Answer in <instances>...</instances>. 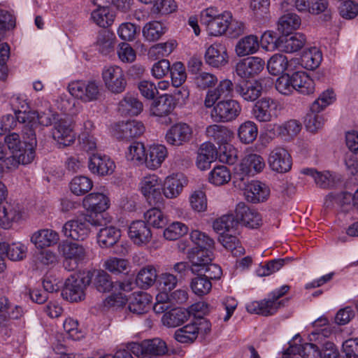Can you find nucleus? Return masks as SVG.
Segmentation results:
<instances>
[{
  "label": "nucleus",
  "instance_id": "obj_1",
  "mask_svg": "<svg viewBox=\"0 0 358 358\" xmlns=\"http://www.w3.org/2000/svg\"><path fill=\"white\" fill-rule=\"evenodd\" d=\"M109 222L103 215H89L88 214L66 222L62 227V233L66 237L73 240L83 241L90 234V225L104 227Z\"/></svg>",
  "mask_w": 358,
  "mask_h": 358
},
{
  "label": "nucleus",
  "instance_id": "obj_2",
  "mask_svg": "<svg viewBox=\"0 0 358 358\" xmlns=\"http://www.w3.org/2000/svg\"><path fill=\"white\" fill-rule=\"evenodd\" d=\"M231 15L229 12L219 13L214 8H208L201 13V23L206 27L210 35L220 36L225 33L228 28H232L231 24Z\"/></svg>",
  "mask_w": 358,
  "mask_h": 358
},
{
  "label": "nucleus",
  "instance_id": "obj_3",
  "mask_svg": "<svg viewBox=\"0 0 358 358\" xmlns=\"http://www.w3.org/2000/svg\"><path fill=\"white\" fill-rule=\"evenodd\" d=\"M21 121L27 120V124L22 127V135H29L31 137L33 143H35V137L39 125L48 127L51 125L56 120V114L52 110H47L43 112L29 111L27 114H23L22 117H20Z\"/></svg>",
  "mask_w": 358,
  "mask_h": 358
},
{
  "label": "nucleus",
  "instance_id": "obj_4",
  "mask_svg": "<svg viewBox=\"0 0 358 358\" xmlns=\"http://www.w3.org/2000/svg\"><path fill=\"white\" fill-rule=\"evenodd\" d=\"M242 110L240 103L235 99L216 101L212 107L210 117L215 122L226 123L236 120Z\"/></svg>",
  "mask_w": 358,
  "mask_h": 358
},
{
  "label": "nucleus",
  "instance_id": "obj_5",
  "mask_svg": "<svg viewBox=\"0 0 358 358\" xmlns=\"http://www.w3.org/2000/svg\"><path fill=\"white\" fill-rule=\"evenodd\" d=\"M92 273L79 275H71L65 282L63 295L71 301H78L84 299V290L92 282Z\"/></svg>",
  "mask_w": 358,
  "mask_h": 358
},
{
  "label": "nucleus",
  "instance_id": "obj_6",
  "mask_svg": "<svg viewBox=\"0 0 358 358\" xmlns=\"http://www.w3.org/2000/svg\"><path fill=\"white\" fill-rule=\"evenodd\" d=\"M101 77L106 88L111 93L120 94L125 90L127 80L120 66H105L102 70Z\"/></svg>",
  "mask_w": 358,
  "mask_h": 358
},
{
  "label": "nucleus",
  "instance_id": "obj_7",
  "mask_svg": "<svg viewBox=\"0 0 358 358\" xmlns=\"http://www.w3.org/2000/svg\"><path fill=\"white\" fill-rule=\"evenodd\" d=\"M70 94L84 102H90L98 99L99 83L95 80L75 81L69 85Z\"/></svg>",
  "mask_w": 358,
  "mask_h": 358
},
{
  "label": "nucleus",
  "instance_id": "obj_8",
  "mask_svg": "<svg viewBox=\"0 0 358 358\" xmlns=\"http://www.w3.org/2000/svg\"><path fill=\"white\" fill-rule=\"evenodd\" d=\"M141 190L146 201L151 206L162 204L163 196L162 194V181L155 174L145 176L141 183Z\"/></svg>",
  "mask_w": 358,
  "mask_h": 358
},
{
  "label": "nucleus",
  "instance_id": "obj_9",
  "mask_svg": "<svg viewBox=\"0 0 358 358\" xmlns=\"http://www.w3.org/2000/svg\"><path fill=\"white\" fill-rule=\"evenodd\" d=\"M265 162L263 157L257 154H249L244 157L238 165L237 172L234 176L236 183L238 180L244 181L250 173H259L265 167Z\"/></svg>",
  "mask_w": 358,
  "mask_h": 358
},
{
  "label": "nucleus",
  "instance_id": "obj_10",
  "mask_svg": "<svg viewBox=\"0 0 358 358\" xmlns=\"http://www.w3.org/2000/svg\"><path fill=\"white\" fill-rule=\"evenodd\" d=\"M278 105L275 101L271 98L263 97L254 104L252 115L258 122H271L278 116Z\"/></svg>",
  "mask_w": 358,
  "mask_h": 358
},
{
  "label": "nucleus",
  "instance_id": "obj_11",
  "mask_svg": "<svg viewBox=\"0 0 358 358\" xmlns=\"http://www.w3.org/2000/svg\"><path fill=\"white\" fill-rule=\"evenodd\" d=\"M193 134L192 128L187 123L178 122L172 125L165 135L166 143L179 147L188 143Z\"/></svg>",
  "mask_w": 358,
  "mask_h": 358
},
{
  "label": "nucleus",
  "instance_id": "obj_12",
  "mask_svg": "<svg viewBox=\"0 0 358 358\" xmlns=\"http://www.w3.org/2000/svg\"><path fill=\"white\" fill-rule=\"evenodd\" d=\"M268 163L272 171L284 173L289 171L292 169V159L285 148L276 147L271 151Z\"/></svg>",
  "mask_w": 358,
  "mask_h": 358
},
{
  "label": "nucleus",
  "instance_id": "obj_13",
  "mask_svg": "<svg viewBox=\"0 0 358 358\" xmlns=\"http://www.w3.org/2000/svg\"><path fill=\"white\" fill-rule=\"evenodd\" d=\"M238 184L240 188L244 189V194L248 201L256 203L267 199L270 194L268 187L258 180H252L247 183L246 181H240Z\"/></svg>",
  "mask_w": 358,
  "mask_h": 358
},
{
  "label": "nucleus",
  "instance_id": "obj_14",
  "mask_svg": "<svg viewBox=\"0 0 358 358\" xmlns=\"http://www.w3.org/2000/svg\"><path fill=\"white\" fill-rule=\"evenodd\" d=\"M23 208L14 201H10L0 206V227L8 229L12 227L13 222L22 219Z\"/></svg>",
  "mask_w": 358,
  "mask_h": 358
},
{
  "label": "nucleus",
  "instance_id": "obj_15",
  "mask_svg": "<svg viewBox=\"0 0 358 358\" xmlns=\"http://www.w3.org/2000/svg\"><path fill=\"white\" fill-rule=\"evenodd\" d=\"M265 62L259 57H250L236 65V74L242 78H250L259 74L264 69Z\"/></svg>",
  "mask_w": 358,
  "mask_h": 358
},
{
  "label": "nucleus",
  "instance_id": "obj_16",
  "mask_svg": "<svg viewBox=\"0 0 358 358\" xmlns=\"http://www.w3.org/2000/svg\"><path fill=\"white\" fill-rule=\"evenodd\" d=\"M235 215L238 225L240 224L250 229H255L262 224L260 214L243 202L237 204Z\"/></svg>",
  "mask_w": 358,
  "mask_h": 358
},
{
  "label": "nucleus",
  "instance_id": "obj_17",
  "mask_svg": "<svg viewBox=\"0 0 358 358\" xmlns=\"http://www.w3.org/2000/svg\"><path fill=\"white\" fill-rule=\"evenodd\" d=\"M52 138L62 147L69 146L76 140V134L69 121L59 119L55 122L52 131Z\"/></svg>",
  "mask_w": 358,
  "mask_h": 358
},
{
  "label": "nucleus",
  "instance_id": "obj_18",
  "mask_svg": "<svg viewBox=\"0 0 358 358\" xmlns=\"http://www.w3.org/2000/svg\"><path fill=\"white\" fill-rule=\"evenodd\" d=\"M58 251L66 260L74 262L75 266L69 270H73L87 256L86 249L83 245L68 241H62L59 244Z\"/></svg>",
  "mask_w": 358,
  "mask_h": 358
},
{
  "label": "nucleus",
  "instance_id": "obj_19",
  "mask_svg": "<svg viewBox=\"0 0 358 358\" xmlns=\"http://www.w3.org/2000/svg\"><path fill=\"white\" fill-rule=\"evenodd\" d=\"M128 234L133 243L143 246L150 242L152 234L150 227L145 221H134L129 227Z\"/></svg>",
  "mask_w": 358,
  "mask_h": 358
},
{
  "label": "nucleus",
  "instance_id": "obj_20",
  "mask_svg": "<svg viewBox=\"0 0 358 358\" xmlns=\"http://www.w3.org/2000/svg\"><path fill=\"white\" fill-rule=\"evenodd\" d=\"M187 257L191 263L190 271L192 273H199L208 263L213 260L211 250L192 248L187 252Z\"/></svg>",
  "mask_w": 358,
  "mask_h": 358
},
{
  "label": "nucleus",
  "instance_id": "obj_21",
  "mask_svg": "<svg viewBox=\"0 0 358 358\" xmlns=\"http://www.w3.org/2000/svg\"><path fill=\"white\" fill-rule=\"evenodd\" d=\"M205 61L214 68H220L228 63V55L226 46L220 43H214L206 50Z\"/></svg>",
  "mask_w": 358,
  "mask_h": 358
},
{
  "label": "nucleus",
  "instance_id": "obj_22",
  "mask_svg": "<svg viewBox=\"0 0 358 358\" xmlns=\"http://www.w3.org/2000/svg\"><path fill=\"white\" fill-rule=\"evenodd\" d=\"M283 304L282 301H278L270 295L267 299L255 301L248 303L246 306L248 312L263 316H270L275 314L278 308Z\"/></svg>",
  "mask_w": 358,
  "mask_h": 358
},
{
  "label": "nucleus",
  "instance_id": "obj_23",
  "mask_svg": "<svg viewBox=\"0 0 358 358\" xmlns=\"http://www.w3.org/2000/svg\"><path fill=\"white\" fill-rule=\"evenodd\" d=\"M88 168L94 174L107 176L113 173L115 165L109 157L101 154H93L89 157Z\"/></svg>",
  "mask_w": 358,
  "mask_h": 358
},
{
  "label": "nucleus",
  "instance_id": "obj_24",
  "mask_svg": "<svg viewBox=\"0 0 358 358\" xmlns=\"http://www.w3.org/2000/svg\"><path fill=\"white\" fill-rule=\"evenodd\" d=\"M83 207L91 212L89 215H96L97 214H103L109 207V199L103 194L94 192L87 194L83 201Z\"/></svg>",
  "mask_w": 358,
  "mask_h": 358
},
{
  "label": "nucleus",
  "instance_id": "obj_25",
  "mask_svg": "<svg viewBox=\"0 0 358 358\" xmlns=\"http://www.w3.org/2000/svg\"><path fill=\"white\" fill-rule=\"evenodd\" d=\"M233 87L230 80H221L215 88L207 91L203 101L204 106L211 108L221 98L229 96L233 91Z\"/></svg>",
  "mask_w": 358,
  "mask_h": 358
},
{
  "label": "nucleus",
  "instance_id": "obj_26",
  "mask_svg": "<svg viewBox=\"0 0 358 358\" xmlns=\"http://www.w3.org/2000/svg\"><path fill=\"white\" fill-rule=\"evenodd\" d=\"M233 87L230 80H221L215 88L207 91L203 101L204 106L211 108L221 98L229 96L233 91Z\"/></svg>",
  "mask_w": 358,
  "mask_h": 358
},
{
  "label": "nucleus",
  "instance_id": "obj_27",
  "mask_svg": "<svg viewBox=\"0 0 358 358\" xmlns=\"http://www.w3.org/2000/svg\"><path fill=\"white\" fill-rule=\"evenodd\" d=\"M27 248L20 243H13L8 245L6 243H0V273L6 268L5 256L10 260L19 261L25 257Z\"/></svg>",
  "mask_w": 358,
  "mask_h": 358
},
{
  "label": "nucleus",
  "instance_id": "obj_28",
  "mask_svg": "<svg viewBox=\"0 0 358 358\" xmlns=\"http://www.w3.org/2000/svg\"><path fill=\"white\" fill-rule=\"evenodd\" d=\"M144 131L145 127L142 122L131 120L117 124L115 127V135L118 139L127 141L140 136Z\"/></svg>",
  "mask_w": 358,
  "mask_h": 358
},
{
  "label": "nucleus",
  "instance_id": "obj_29",
  "mask_svg": "<svg viewBox=\"0 0 358 358\" xmlns=\"http://www.w3.org/2000/svg\"><path fill=\"white\" fill-rule=\"evenodd\" d=\"M134 353L141 352L143 355L160 356L167 352L166 343L159 339L154 338L152 340L143 341L141 344L135 343L132 347Z\"/></svg>",
  "mask_w": 358,
  "mask_h": 358
},
{
  "label": "nucleus",
  "instance_id": "obj_30",
  "mask_svg": "<svg viewBox=\"0 0 358 358\" xmlns=\"http://www.w3.org/2000/svg\"><path fill=\"white\" fill-rule=\"evenodd\" d=\"M152 296L146 292H138L132 294L128 308L137 315L146 313L150 308Z\"/></svg>",
  "mask_w": 358,
  "mask_h": 358
},
{
  "label": "nucleus",
  "instance_id": "obj_31",
  "mask_svg": "<svg viewBox=\"0 0 358 358\" xmlns=\"http://www.w3.org/2000/svg\"><path fill=\"white\" fill-rule=\"evenodd\" d=\"M306 42V38L301 33H296L292 36L279 37L278 49L287 53H292L301 50Z\"/></svg>",
  "mask_w": 358,
  "mask_h": 358
},
{
  "label": "nucleus",
  "instance_id": "obj_32",
  "mask_svg": "<svg viewBox=\"0 0 358 358\" xmlns=\"http://www.w3.org/2000/svg\"><path fill=\"white\" fill-rule=\"evenodd\" d=\"M187 185V179L182 174L168 176L164 181L163 192L168 199L176 198Z\"/></svg>",
  "mask_w": 358,
  "mask_h": 358
},
{
  "label": "nucleus",
  "instance_id": "obj_33",
  "mask_svg": "<svg viewBox=\"0 0 358 358\" xmlns=\"http://www.w3.org/2000/svg\"><path fill=\"white\" fill-rule=\"evenodd\" d=\"M59 241V234L50 229L38 230L31 237V243L38 248L51 247L56 245Z\"/></svg>",
  "mask_w": 358,
  "mask_h": 358
},
{
  "label": "nucleus",
  "instance_id": "obj_34",
  "mask_svg": "<svg viewBox=\"0 0 358 358\" xmlns=\"http://www.w3.org/2000/svg\"><path fill=\"white\" fill-rule=\"evenodd\" d=\"M168 156V150L164 145H151L146 154L145 164L152 170L158 169Z\"/></svg>",
  "mask_w": 358,
  "mask_h": 358
},
{
  "label": "nucleus",
  "instance_id": "obj_35",
  "mask_svg": "<svg viewBox=\"0 0 358 358\" xmlns=\"http://www.w3.org/2000/svg\"><path fill=\"white\" fill-rule=\"evenodd\" d=\"M294 90L302 94H310L315 92L314 80L304 71H296L292 73Z\"/></svg>",
  "mask_w": 358,
  "mask_h": 358
},
{
  "label": "nucleus",
  "instance_id": "obj_36",
  "mask_svg": "<svg viewBox=\"0 0 358 358\" xmlns=\"http://www.w3.org/2000/svg\"><path fill=\"white\" fill-rule=\"evenodd\" d=\"M235 89L236 93L244 100L254 101L260 96L262 86L260 81H255L237 84Z\"/></svg>",
  "mask_w": 358,
  "mask_h": 358
},
{
  "label": "nucleus",
  "instance_id": "obj_37",
  "mask_svg": "<svg viewBox=\"0 0 358 358\" xmlns=\"http://www.w3.org/2000/svg\"><path fill=\"white\" fill-rule=\"evenodd\" d=\"M143 107V103L136 96L126 94L119 103L118 110L124 115L136 116L141 113Z\"/></svg>",
  "mask_w": 358,
  "mask_h": 358
},
{
  "label": "nucleus",
  "instance_id": "obj_38",
  "mask_svg": "<svg viewBox=\"0 0 358 358\" xmlns=\"http://www.w3.org/2000/svg\"><path fill=\"white\" fill-rule=\"evenodd\" d=\"M206 134L208 138L220 145L227 144L234 137V134L229 129L218 124L208 126L206 128Z\"/></svg>",
  "mask_w": 358,
  "mask_h": 358
},
{
  "label": "nucleus",
  "instance_id": "obj_39",
  "mask_svg": "<svg viewBox=\"0 0 358 358\" xmlns=\"http://www.w3.org/2000/svg\"><path fill=\"white\" fill-rule=\"evenodd\" d=\"M259 48L257 36L248 35L241 38L236 45L235 51L238 57L255 53Z\"/></svg>",
  "mask_w": 358,
  "mask_h": 358
},
{
  "label": "nucleus",
  "instance_id": "obj_40",
  "mask_svg": "<svg viewBox=\"0 0 358 358\" xmlns=\"http://www.w3.org/2000/svg\"><path fill=\"white\" fill-rule=\"evenodd\" d=\"M189 313L186 310L176 308L165 313L162 317L164 325L168 327H176L188 320Z\"/></svg>",
  "mask_w": 358,
  "mask_h": 358
},
{
  "label": "nucleus",
  "instance_id": "obj_41",
  "mask_svg": "<svg viewBox=\"0 0 358 358\" xmlns=\"http://www.w3.org/2000/svg\"><path fill=\"white\" fill-rule=\"evenodd\" d=\"M301 173L311 176L316 185L323 189L329 188L335 185V176L329 171L319 172L314 169H303Z\"/></svg>",
  "mask_w": 358,
  "mask_h": 358
},
{
  "label": "nucleus",
  "instance_id": "obj_42",
  "mask_svg": "<svg viewBox=\"0 0 358 358\" xmlns=\"http://www.w3.org/2000/svg\"><path fill=\"white\" fill-rule=\"evenodd\" d=\"M121 236L120 230L115 227H105L100 229L97 239L101 248H109L114 245Z\"/></svg>",
  "mask_w": 358,
  "mask_h": 358
},
{
  "label": "nucleus",
  "instance_id": "obj_43",
  "mask_svg": "<svg viewBox=\"0 0 358 358\" xmlns=\"http://www.w3.org/2000/svg\"><path fill=\"white\" fill-rule=\"evenodd\" d=\"M94 44L100 53L105 55H108L114 48V34L109 30L101 29L97 34Z\"/></svg>",
  "mask_w": 358,
  "mask_h": 358
},
{
  "label": "nucleus",
  "instance_id": "obj_44",
  "mask_svg": "<svg viewBox=\"0 0 358 358\" xmlns=\"http://www.w3.org/2000/svg\"><path fill=\"white\" fill-rule=\"evenodd\" d=\"M174 108L173 98L171 95L165 94L154 102L152 113L158 117L166 116L173 110Z\"/></svg>",
  "mask_w": 358,
  "mask_h": 358
},
{
  "label": "nucleus",
  "instance_id": "obj_45",
  "mask_svg": "<svg viewBox=\"0 0 358 358\" xmlns=\"http://www.w3.org/2000/svg\"><path fill=\"white\" fill-rule=\"evenodd\" d=\"M301 23L300 17L296 13H288L281 16L278 21V29L284 34H288L299 28Z\"/></svg>",
  "mask_w": 358,
  "mask_h": 358
},
{
  "label": "nucleus",
  "instance_id": "obj_46",
  "mask_svg": "<svg viewBox=\"0 0 358 358\" xmlns=\"http://www.w3.org/2000/svg\"><path fill=\"white\" fill-rule=\"evenodd\" d=\"M274 129L285 140H289L297 136L301 130V124L296 120H290L282 124H274Z\"/></svg>",
  "mask_w": 358,
  "mask_h": 358
},
{
  "label": "nucleus",
  "instance_id": "obj_47",
  "mask_svg": "<svg viewBox=\"0 0 358 358\" xmlns=\"http://www.w3.org/2000/svg\"><path fill=\"white\" fill-rule=\"evenodd\" d=\"M92 281L99 292H110L115 287L110 275L105 271L100 270L92 273Z\"/></svg>",
  "mask_w": 358,
  "mask_h": 358
},
{
  "label": "nucleus",
  "instance_id": "obj_48",
  "mask_svg": "<svg viewBox=\"0 0 358 358\" xmlns=\"http://www.w3.org/2000/svg\"><path fill=\"white\" fill-rule=\"evenodd\" d=\"M270 0L251 1L250 8L256 20L265 22L270 19Z\"/></svg>",
  "mask_w": 358,
  "mask_h": 358
},
{
  "label": "nucleus",
  "instance_id": "obj_49",
  "mask_svg": "<svg viewBox=\"0 0 358 358\" xmlns=\"http://www.w3.org/2000/svg\"><path fill=\"white\" fill-rule=\"evenodd\" d=\"M115 15L108 6L97 8L91 13V19L100 27L106 28L110 26L114 21Z\"/></svg>",
  "mask_w": 358,
  "mask_h": 358
},
{
  "label": "nucleus",
  "instance_id": "obj_50",
  "mask_svg": "<svg viewBox=\"0 0 358 358\" xmlns=\"http://www.w3.org/2000/svg\"><path fill=\"white\" fill-rule=\"evenodd\" d=\"M301 65L306 69L313 70L317 69L322 60L321 51L314 47L303 52L301 58Z\"/></svg>",
  "mask_w": 358,
  "mask_h": 358
},
{
  "label": "nucleus",
  "instance_id": "obj_51",
  "mask_svg": "<svg viewBox=\"0 0 358 358\" xmlns=\"http://www.w3.org/2000/svg\"><path fill=\"white\" fill-rule=\"evenodd\" d=\"M25 141L26 146L23 150L19 149L16 151V155L18 156L20 164H28L31 163L35 157V148L37 145V139L35 137V143H32L31 137L29 135H22Z\"/></svg>",
  "mask_w": 358,
  "mask_h": 358
},
{
  "label": "nucleus",
  "instance_id": "obj_52",
  "mask_svg": "<svg viewBox=\"0 0 358 358\" xmlns=\"http://www.w3.org/2000/svg\"><path fill=\"white\" fill-rule=\"evenodd\" d=\"M237 226L236 215L233 214L224 215L215 220L213 224V229L220 235L236 229Z\"/></svg>",
  "mask_w": 358,
  "mask_h": 358
},
{
  "label": "nucleus",
  "instance_id": "obj_53",
  "mask_svg": "<svg viewBox=\"0 0 358 358\" xmlns=\"http://www.w3.org/2000/svg\"><path fill=\"white\" fill-rule=\"evenodd\" d=\"M199 328L196 324H189L176 331L174 336L177 341L182 343H192L198 336Z\"/></svg>",
  "mask_w": 358,
  "mask_h": 358
},
{
  "label": "nucleus",
  "instance_id": "obj_54",
  "mask_svg": "<svg viewBox=\"0 0 358 358\" xmlns=\"http://www.w3.org/2000/svg\"><path fill=\"white\" fill-rule=\"evenodd\" d=\"M257 134V126L252 121H246L242 123L238 130L239 139L245 144L252 143L256 139Z\"/></svg>",
  "mask_w": 358,
  "mask_h": 358
},
{
  "label": "nucleus",
  "instance_id": "obj_55",
  "mask_svg": "<svg viewBox=\"0 0 358 358\" xmlns=\"http://www.w3.org/2000/svg\"><path fill=\"white\" fill-rule=\"evenodd\" d=\"M157 277L156 269L152 266L143 267L136 276V284L141 288L147 289L155 282Z\"/></svg>",
  "mask_w": 358,
  "mask_h": 358
},
{
  "label": "nucleus",
  "instance_id": "obj_56",
  "mask_svg": "<svg viewBox=\"0 0 358 358\" xmlns=\"http://www.w3.org/2000/svg\"><path fill=\"white\" fill-rule=\"evenodd\" d=\"M218 241L224 248L230 250L235 257L242 255L245 252V249L241 245L238 239L235 236L226 233L220 235Z\"/></svg>",
  "mask_w": 358,
  "mask_h": 358
},
{
  "label": "nucleus",
  "instance_id": "obj_57",
  "mask_svg": "<svg viewBox=\"0 0 358 358\" xmlns=\"http://www.w3.org/2000/svg\"><path fill=\"white\" fill-rule=\"evenodd\" d=\"M165 31L166 27L158 21L150 22L143 28V35L149 41H157Z\"/></svg>",
  "mask_w": 358,
  "mask_h": 358
},
{
  "label": "nucleus",
  "instance_id": "obj_58",
  "mask_svg": "<svg viewBox=\"0 0 358 358\" xmlns=\"http://www.w3.org/2000/svg\"><path fill=\"white\" fill-rule=\"evenodd\" d=\"M288 66V59L283 55L275 54L267 62L268 72L274 76L282 73Z\"/></svg>",
  "mask_w": 358,
  "mask_h": 358
},
{
  "label": "nucleus",
  "instance_id": "obj_59",
  "mask_svg": "<svg viewBox=\"0 0 358 358\" xmlns=\"http://www.w3.org/2000/svg\"><path fill=\"white\" fill-rule=\"evenodd\" d=\"M197 276L193 278L190 282L192 292L199 296L208 294L212 289V283L201 273H196Z\"/></svg>",
  "mask_w": 358,
  "mask_h": 358
},
{
  "label": "nucleus",
  "instance_id": "obj_60",
  "mask_svg": "<svg viewBox=\"0 0 358 358\" xmlns=\"http://www.w3.org/2000/svg\"><path fill=\"white\" fill-rule=\"evenodd\" d=\"M309 345L313 350V356L315 358H339V351L331 342L324 343L321 350L315 344L310 343Z\"/></svg>",
  "mask_w": 358,
  "mask_h": 358
},
{
  "label": "nucleus",
  "instance_id": "obj_61",
  "mask_svg": "<svg viewBox=\"0 0 358 358\" xmlns=\"http://www.w3.org/2000/svg\"><path fill=\"white\" fill-rule=\"evenodd\" d=\"M231 172L229 169L223 165L215 167L210 173L209 181L215 185H223L230 181Z\"/></svg>",
  "mask_w": 358,
  "mask_h": 358
},
{
  "label": "nucleus",
  "instance_id": "obj_62",
  "mask_svg": "<svg viewBox=\"0 0 358 358\" xmlns=\"http://www.w3.org/2000/svg\"><path fill=\"white\" fill-rule=\"evenodd\" d=\"M93 186L90 178L80 176L72 179L70 183V189L73 194L80 196L88 192Z\"/></svg>",
  "mask_w": 358,
  "mask_h": 358
},
{
  "label": "nucleus",
  "instance_id": "obj_63",
  "mask_svg": "<svg viewBox=\"0 0 358 358\" xmlns=\"http://www.w3.org/2000/svg\"><path fill=\"white\" fill-rule=\"evenodd\" d=\"M145 148L142 143L135 142L132 143L126 152L127 159L136 164L145 163Z\"/></svg>",
  "mask_w": 358,
  "mask_h": 358
},
{
  "label": "nucleus",
  "instance_id": "obj_64",
  "mask_svg": "<svg viewBox=\"0 0 358 358\" xmlns=\"http://www.w3.org/2000/svg\"><path fill=\"white\" fill-rule=\"evenodd\" d=\"M144 218L148 225H152L155 228H162L166 224V217L159 207H154L147 210L144 214Z\"/></svg>",
  "mask_w": 358,
  "mask_h": 358
}]
</instances>
